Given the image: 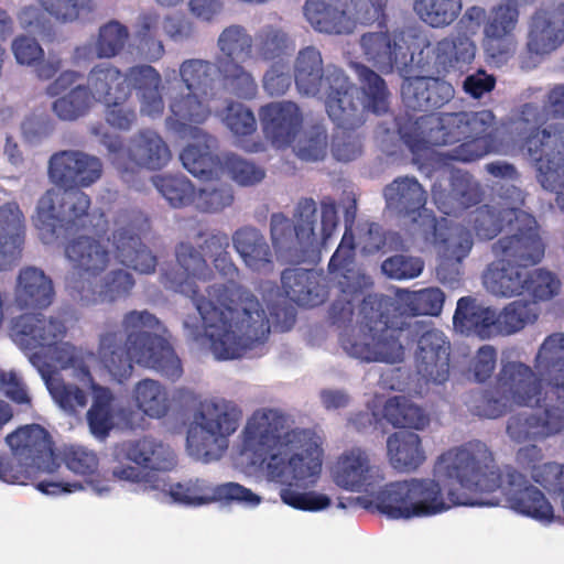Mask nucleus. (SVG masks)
<instances>
[{
	"mask_svg": "<svg viewBox=\"0 0 564 564\" xmlns=\"http://www.w3.org/2000/svg\"><path fill=\"white\" fill-rule=\"evenodd\" d=\"M174 253L176 262L162 268L160 282L166 290L189 297L197 308V300L204 297L197 282L212 280L213 270L205 256L191 242H178Z\"/></svg>",
	"mask_w": 564,
	"mask_h": 564,
	"instance_id": "19",
	"label": "nucleus"
},
{
	"mask_svg": "<svg viewBox=\"0 0 564 564\" xmlns=\"http://www.w3.org/2000/svg\"><path fill=\"white\" fill-rule=\"evenodd\" d=\"M65 257L72 264V270L65 279V286L70 296L76 300L110 264V251L99 239L89 236H78L65 245Z\"/></svg>",
	"mask_w": 564,
	"mask_h": 564,
	"instance_id": "18",
	"label": "nucleus"
},
{
	"mask_svg": "<svg viewBox=\"0 0 564 564\" xmlns=\"http://www.w3.org/2000/svg\"><path fill=\"white\" fill-rule=\"evenodd\" d=\"M397 296V301L383 294L364 297L358 330H345L339 338L340 346L349 356L366 362L402 361L404 347L400 337L406 325L404 315L437 316L445 301V294L438 288L399 290Z\"/></svg>",
	"mask_w": 564,
	"mask_h": 564,
	"instance_id": "5",
	"label": "nucleus"
},
{
	"mask_svg": "<svg viewBox=\"0 0 564 564\" xmlns=\"http://www.w3.org/2000/svg\"><path fill=\"white\" fill-rule=\"evenodd\" d=\"M513 223L491 245L492 261L485 273L486 288L505 297L529 294L536 300H551L561 289L560 280L545 269L529 268L544 258L545 245L539 232L535 218L522 212H509Z\"/></svg>",
	"mask_w": 564,
	"mask_h": 564,
	"instance_id": "6",
	"label": "nucleus"
},
{
	"mask_svg": "<svg viewBox=\"0 0 564 564\" xmlns=\"http://www.w3.org/2000/svg\"><path fill=\"white\" fill-rule=\"evenodd\" d=\"M288 417L274 409L257 410L243 429V449L260 463H267L272 478L286 474L303 481L316 476L321 462L313 458L316 444L314 434L304 429L285 431Z\"/></svg>",
	"mask_w": 564,
	"mask_h": 564,
	"instance_id": "8",
	"label": "nucleus"
},
{
	"mask_svg": "<svg viewBox=\"0 0 564 564\" xmlns=\"http://www.w3.org/2000/svg\"><path fill=\"white\" fill-rule=\"evenodd\" d=\"M88 87L94 95V100L104 105L131 98L127 73H122L111 64L102 63L94 66L88 75Z\"/></svg>",
	"mask_w": 564,
	"mask_h": 564,
	"instance_id": "42",
	"label": "nucleus"
},
{
	"mask_svg": "<svg viewBox=\"0 0 564 564\" xmlns=\"http://www.w3.org/2000/svg\"><path fill=\"white\" fill-rule=\"evenodd\" d=\"M243 62H219L216 65L226 86L241 99L251 100L258 94V84L252 74L243 66Z\"/></svg>",
	"mask_w": 564,
	"mask_h": 564,
	"instance_id": "59",
	"label": "nucleus"
},
{
	"mask_svg": "<svg viewBox=\"0 0 564 564\" xmlns=\"http://www.w3.org/2000/svg\"><path fill=\"white\" fill-rule=\"evenodd\" d=\"M135 406L151 419H162L172 406V399L165 386L154 379L140 380L132 390Z\"/></svg>",
	"mask_w": 564,
	"mask_h": 564,
	"instance_id": "49",
	"label": "nucleus"
},
{
	"mask_svg": "<svg viewBox=\"0 0 564 564\" xmlns=\"http://www.w3.org/2000/svg\"><path fill=\"white\" fill-rule=\"evenodd\" d=\"M90 382L94 400L87 412V421L95 436L106 437L112 429L113 397L108 388Z\"/></svg>",
	"mask_w": 564,
	"mask_h": 564,
	"instance_id": "57",
	"label": "nucleus"
},
{
	"mask_svg": "<svg viewBox=\"0 0 564 564\" xmlns=\"http://www.w3.org/2000/svg\"><path fill=\"white\" fill-rule=\"evenodd\" d=\"M10 333L24 349L51 348L66 335L65 324L43 314H22L12 319Z\"/></svg>",
	"mask_w": 564,
	"mask_h": 564,
	"instance_id": "29",
	"label": "nucleus"
},
{
	"mask_svg": "<svg viewBox=\"0 0 564 564\" xmlns=\"http://www.w3.org/2000/svg\"><path fill=\"white\" fill-rule=\"evenodd\" d=\"M217 46L216 65L219 62H246L251 57L253 39L243 25L231 24L220 32Z\"/></svg>",
	"mask_w": 564,
	"mask_h": 564,
	"instance_id": "53",
	"label": "nucleus"
},
{
	"mask_svg": "<svg viewBox=\"0 0 564 564\" xmlns=\"http://www.w3.org/2000/svg\"><path fill=\"white\" fill-rule=\"evenodd\" d=\"M383 417L398 429L422 430L430 423L429 415L405 397L389 398L383 405Z\"/></svg>",
	"mask_w": 564,
	"mask_h": 564,
	"instance_id": "54",
	"label": "nucleus"
},
{
	"mask_svg": "<svg viewBox=\"0 0 564 564\" xmlns=\"http://www.w3.org/2000/svg\"><path fill=\"white\" fill-rule=\"evenodd\" d=\"M25 240V217L15 202L0 206V271L9 269L21 256Z\"/></svg>",
	"mask_w": 564,
	"mask_h": 564,
	"instance_id": "32",
	"label": "nucleus"
},
{
	"mask_svg": "<svg viewBox=\"0 0 564 564\" xmlns=\"http://www.w3.org/2000/svg\"><path fill=\"white\" fill-rule=\"evenodd\" d=\"M492 470L498 475V486L479 494L484 500L495 501L492 506L499 505V499L492 496L501 490L508 507L528 518L541 523H551L555 519L554 508L545 495L532 485L525 475L512 466H505L502 469L497 465L492 454Z\"/></svg>",
	"mask_w": 564,
	"mask_h": 564,
	"instance_id": "14",
	"label": "nucleus"
},
{
	"mask_svg": "<svg viewBox=\"0 0 564 564\" xmlns=\"http://www.w3.org/2000/svg\"><path fill=\"white\" fill-rule=\"evenodd\" d=\"M545 117L538 105H522L513 129L536 170L541 186L556 194L564 212V124H542Z\"/></svg>",
	"mask_w": 564,
	"mask_h": 564,
	"instance_id": "9",
	"label": "nucleus"
},
{
	"mask_svg": "<svg viewBox=\"0 0 564 564\" xmlns=\"http://www.w3.org/2000/svg\"><path fill=\"white\" fill-rule=\"evenodd\" d=\"M455 90L451 83L432 76H405L401 84V98L408 111L424 112L414 118V135L402 138L415 145L445 147L453 149L440 153V160L460 163L476 162L501 147L500 128L491 110L442 112L436 109L448 104Z\"/></svg>",
	"mask_w": 564,
	"mask_h": 564,
	"instance_id": "3",
	"label": "nucleus"
},
{
	"mask_svg": "<svg viewBox=\"0 0 564 564\" xmlns=\"http://www.w3.org/2000/svg\"><path fill=\"white\" fill-rule=\"evenodd\" d=\"M441 247V261L436 268L438 280L454 288L462 280V261L473 247V237L468 230H459L455 237L445 238L438 230V240L432 242Z\"/></svg>",
	"mask_w": 564,
	"mask_h": 564,
	"instance_id": "37",
	"label": "nucleus"
},
{
	"mask_svg": "<svg viewBox=\"0 0 564 564\" xmlns=\"http://www.w3.org/2000/svg\"><path fill=\"white\" fill-rule=\"evenodd\" d=\"M262 132L276 149L290 147L303 128V113L291 100L270 101L259 108Z\"/></svg>",
	"mask_w": 564,
	"mask_h": 564,
	"instance_id": "24",
	"label": "nucleus"
},
{
	"mask_svg": "<svg viewBox=\"0 0 564 564\" xmlns=\"http://www.w3.org/2000/svg\"><path fill=\"white\" fill-rule=\"evenodd\" d=\"M55 297L53 281L43 270L26 267L20 270L14 289V302L21 310H44Z\"/></svg>",
	"mask_w": 564,
	"mask_h": 564,
	"instance_id": "35",
	"label": "nucleus"
},
{
	"mask_svg": "<svg viewBox=\"0 0 564 564\" xmlns=\"http://www.w3.org/2000/svg\"><path fill=\"white\" fill-rule=\"evenodd\" d=\"M170 495L174 501L186 506H202L212 501H237L258 505L260 497L237 482L210 486L203 479L177 482L171 486Z\"/></svg>",
	"mask_w": 564,
	"mask_h": 564,
	"instance_id": "25",
	"label": "nucleus"
},
{
	"mask_svg": "<svg viewBox=\"0 0 564 564\" xmlns=\"http://www.w3.org/2000/svg\"><path fill=\"white\" fill-rule=\"evenodd\" d=\"M90 197L79 188L47 189L39 199L35 226L43 237L52 238L58 229L101 237L108 231V219L101 210L90 213Z\"/></svg>",
	"mask_w": 564,
	"mask_h": 564,
	"instance_id": "12",
	"label": "nucleus"
},
{
	"mask_svg": "<svg viewBox=\"0 0 564 564\" xmlns=\"http://www.w3.org/2000/svg\"><path fill=\"white\" fill-rule=\"evenodd\" d=\"M129 39L128 28L120 22L112 20L99 29L95 44L96 54L99 58H111L118 55Z\"/></svg>",
	"mask_w": 564,
	"mask_h": 564,
	"instance_id": "61",
	"label": "nucleus"
},
{
	"mask_svg": "<svg viewBox=\"0 0 564 564\" xmlns=\"http://www.w3.org/2000/svg\"><path fill=\"white\" fill-rule=\"evenodd\" d=\"M117 460H130L142 469L169 471L176 465L171 447L153 437L144 436L121 443L115 449Z\"/></svg>",
	"mask_w": 564,
	"mask_h": 564,
	"instance_id": "31",
	"label": "nucleus"
},
{
	"mask_svg": "<svg viewBox=\"0 0 564 564\" xmlns=\"http://www.w3.org/2000/svg\"><path fill=\"white\" fill-rule=\"evenodd\" d=\"M516 300L497 312L496 336H509L522 330L527 325L534 324L540 315L536 300Z\"/></svg>",
	"mask_w": 564,
	"mask_h": 564,
	"instance_id": "50",
	"label": "nucleus"
},
{
	"mask_svg": "<svg viewBox=\"0 0 564 564\" xmlns=\"http://www.w3.org/2000/svg\"><path fill=\"white\" fill-rule=\"evenodd\" d=\"M15 464L0 454V480L25 485L34 481L40 474H53L59 467L50 433L40 424L18 427L6 436Z\"/></svg>",
	"mask_w": 564,
	"mask_h": 564,
	"instance_id": "13",
	"label": "nucleus"
},
{
	"mask_svg": "<svg viewBox=\"0 0 564 564\" xmlns=\"http://www.w3.org/2000/svg\"><path fill=\"white\" fill-rule=\"evenodd\" d=\"M238 426V413L225 403L206 402L196 416V426L187 432V443L198 452L209 453V447L231 435Z\"/></svg>",
	"mask_w": 564,
	"mask_h": 564,
	"instance_id": "22",
	"label": "nucleus"
},
{
	"mask_svg": "<svg viewBox=\"0 0 564 564\" xmlns=\"http://www.w3.org/2000/svg\"><path fill=\"white\" fill-rule=\"evenodd\" d=\"M304 17L311 26L321 33L346 34L352 30V21L345 9L333 7L321 0H306Z\"/></svg>",
	"mask_w": 564,
	"mask_h": 564,
	"instance_id": "47",
	"label": "nucleus"
},
{
	"mask_svg": "<svg viewBox=\"0 0 564 564\" xmlns=\"http://www.w3.org/2000/svg\"><path fill=\"white\" fill-rule=\"evenodd\" d=\"M482 191L467 172L456 171L451 175L448 192L432 188V197L438 210L447 216H456L464 209L480 203Z\"/></svg>",
	"mask_w": 564,
	"mask_h": 564,
	"instance_id": "33",
	"label": "nucleus"
},
{
	"mask_svg": "<svg viewBox=\"0 0 564 564\" xmlns=\"http://www.w3.org/2000/svg\"><path fill=\"white\" fill-rule=\"evenodd\" d=\"M61 459L74 474L94 477L89 484L98 495L109 492V480L98 474L99 457L95 451L83 445H66L61 451Z\"/></svg>",
	"mask_w": 564,
	"mask_h": 564,
	"instance_id": "48",
	"label": "nucleus"
},
{
	"mask_svg": "<svg viewBox=\"0 0 564 564\" xmlns=\"http://www.w3.org/2000/svg\"><path fill=\"white\" fill-rule=\"evenodd\" d=\"M224 123L236 138L242 150L257 153L265 149L261 140H252L257 132V120L253 111L238 101H230L225 108Z\"/></svg>",
	"mask_w": 564,
	"mask_h": 564,
	"instance_id": "46",
	"label": "nucleus"
},
{
	"mask_svg": "<svg viewBox=\"0 0 564 564\" xmlns=\"http://www.w3.org/2000/svg\"><path fill=\"white\" fill-rule=\"evenodd\" d=\"M294 48V40L282 26L267 24L254 35V53L263 62L283 59Z\"/></svg>",
	"mask_w": 564,
	"mask_h": 564,
	"instance_id": "52",
	"label": "nucleus"
},
{
	"mask_svg": "<svg viewBox=\"0 0 564 564\" xmlns=\"http://www.w3.org/2000/svg\"><path fill=\"white\" fill-rule=\"evenodd\" d=\"M127 82L141 98V110L149 117H160L165 108L161 95V74L151 65H135L128 69Z\"/></svg>",
	"mask_w": 564,
	"mask_h": 564,
	"instance_id": "40",
	"label": "nucleus"
},
{
	"mask_svg": "<svg viewBox=\"0 0 564 564\" xmlns=\"http://www.w3.org/2000/svg\"><path fill=\"white\" fill-rule=\"evenodd\" d=\"M153 183L172 207H185L195 200V187L183 175H158Z\"/></svg>",
	"mask_w": 564,
	"mask_h": 564,
	"instance_id": "60",
	"label": "nucleus"
},
{
	"mask_svg": "<svg viewBox=\"0 0 564 564\" xmlns=\"http://www.w3.org/2000/svg\"><path fill=\"white\" fill-rule=\"evenodd\" d=\"M426 55L437 72L462 69L469 65L476 54L475 43L466 35L447 36L435 44H427Z\"/></svg>",
	"mask_w": 564,
	"mask_h": 564,
	"instance_id": "39",
	"label": "nucleus"
},
{
	"mask_svg": "<svg viewBox=\"0 0 564 564\" xmlns=\"http://www.w3.org/2000/svg\"><path fill=\"white\" fill-rule=\"evenodd\" d=\"M564 42V2L552 1L532 15L528 37L529 52L538 55L556 50Z\"/></svg>",
	"mask_w": 564,
	"mask_h": 564,
	"instance_id": "30",
	"label": "nucleus"
},
{
	"mask_svg": "<svg viewBox=\"0 0 564 564\" xmlns=\"http://www.w3.org/2000/svg\"><path fill=\"white\" fill-rule=\"evenodd\" d=\"M387 209L395 217L417 227L425 241L438 240L440 224L425 205L427 192L414 176H399L383 188Z\"/></svg>",
	"mask_w": 564,
	"mask_h": 564,
	"instance_id": "16",
	"label": "nucleus"
},
{
	"mask_svg": "<svg viewBox=\"0 0 564 564\" xmlns=\"http://www.w3.org/2000/svg\"><path fill=\"white\" fill-rule=\"evenodd\" d=\"M216 63L202 58H188L181 63L178 74L184 88L208 95L215 84Z\"/></svg>",
	"mask_w": 564,
	"mask_h": 564,
	"instance_id": "55",
	"label": "nucleus"
},
{
	"mask_svg": "<svg viewBox=\"0 0 564 564\" xmlns=\"http://www.w3.org/2000/svg\"><path fill=\"white\" fill-rule=\"evenodd\" d=\"M213 264L227 282L209 285L207 297L197 300V311L216 359H237L267 337L268 319L259 300L236 281L239 270L230 253L217 254Z\"/></svg>",
	"mask_w": 564,
	"mask_h": 564,
	"instance_id": "4",
	"label": "nucleus"
},
{
	"mask_svg": "<svg viewBox=\"0 0 564 564\" xmlns=\"http://www.w3.org/2000/svg\"><path fill=\"white\" fill-rule=\"evenodd\" d=\"M496 308L485 306L471 296H463L457 301L453 325L458 333L489 339L496 336Z\"/></svg>",
	"mask_w": 564,
	"mask_h": 564,
	"instance_id": "34",
	"label": "nucleus"
},
{
	"mask_svg": "<svg viewBox=\"0 0 564 564\" xmlns=\"http://www.w3.org/2000/svg\"><path fill=\"white\" fill-rule=\"evenodd\" d=\"M492 452L479 440H473L443 453L435 464V473L459 489L449 488L446 495L440 482L431 478H411L393 481L376 496L380 513L390 519L426 518L443 513L455 506L494 505L479 494L498 486L492 468Z\"/></svg>",
	"mask_w": 564,
	"mask_h": 564,
	"instance_id": "2",
	"label": "nucleus"
},
{
	"mask_svg": "<svg viewBox=\"0 0 564 564\" xmlns=\"http://www.w3.org/2000/svg\"><path fill=\"white\" fill-rule=\"evenodd\" d=\"M205 94L189 91L177 93L171 97L170 111L165 118V128L181 139H193L197 143L186 145L180 159L183 166L195 177L212 180L219 170V158L213 153L217 140L199 126L212 115Z\"/></svg>",
	"mask_w": 564,
	"mask_h": 564,
	"instance_id": "11",
	"label": "nucleus"
},
{
	"mask_svg": "<svg viewBox=\"0 0 564 564\" xmlns=\"http://www.w3.org/2000/svg\"><path fill=\"white\" fill-rule=\"evenodd\" d=\"M234 202L232 189L229 185L206 186L195 193L196 207L205 213H217L230 206Z\"/></svg>",
	"mask_w": 564,
	"mask_h": 564,
	"instance_id": "64",
	"label": "nucleus"
},
{
	"mask_svg": "<svg viewBox=\"0 0 564 564\" xmlns=\"http://www.w3.org/2000/svg\"><path fill=\"white\" fill-rule=\"evenodd\" d=\"M294 83L303 96H317L325 86L324 63L321 52L306 46L297 52L293 64Z\"/></svg>",
	"mask_w": 564,
	"mask_h": 564,
	"instance_id": "44",
	"label": "nucleus"
},
{
	"mask_svg": "<svg viewBox=\"0 0 564 564\" xmlns=\"http://www.w3.org/2000/svg\"><path fill=\"white\" fill-rule=\"evenodd\" d=\"M509 212H522L518 207L497 208L482 205L468 214L467 223L480 240H491L506 231L513 223L507 217Z\"/></svg>",
	"mask_w": 564,
	"mask_h": 564,
	"instance_id": "51",
	"label": "nucleus"
},
{
	"mask_svg": "<svg viewBox=\"0 0 564 564\" xmlns=\"http://www.w3.org/2000/svg\"><path fill=\"white\" fill-rule=\"evenodd\" d=\"M387 452L390 464L399 471H414L426 459L420 436L406 430L388 437Z\"/></svg>",
	"mask_w": 564,
	"mask_h": 564,
	"instance_id": "45",
	"label": "nucleus"
},
{
	"mask_svg": "<svg viewBox=\"0 0 564 564\" xmlns=\"http://www.w3.org/2000/svg\"><path fill=\"white\" fill-rule=\"evenodd\" d=\"M47 349L51 351L52 361L61 369L70 368L75 373H78L82 379L88 380L89 382L93 381L90 369L85 361L84 355L75 346L61 340L58 344Z\"/></svg>",
	"mask_w": 564,
	"mask_h": 564,
	"instance_id": "62",
	"label": "nucleus"
},
{
	"mask_svg": "<svg viewBox=\"0 0 564 564\" xmlns=\"http://www.w3.org/2000/svg\"><path fill=\"white\" fill-rule=\"evenodd\" d=\"M159 328V318L145 310L126 313L121 327H108L100 336L98 351L109 373L121 382L131 376L137 362L172 381L181 378L182 361L169 340L153 333Z\"/></svg>",
	"mask_w": 564,
	"mask_h": 564,
	"instance_id": "7",
	"label": "nucleus"
},
{
	"mask_svg": "<svg viewBox=\"0 0 564 564\" xmlns=\"http://www.w3.org/2000/svg\"><path fill=\"white\" fill-rule=\"evenodd\" d=\"M383 478L382 470L378 466L371 465L369 455L360 447H352L344 452L335 465V482L351 491L368 492Z\"/></svg>",
	"mask_w": 564,
	"mask_h": 564,
	"instance_id": "28",
	"label": "nucleus"
},
{
	"mask_svg": "<svg viewBox=\"0 0 564 564\" xmlns=\"http://www.w3.org/2000/svg\"><path fill=\"white\" fill-rule=\"evenodd\" d=\"M94 95L86 85H77L52 104V111L63 121H75L86 116L94 105Z\"/></svg>",
	"mask_w": 564,
	"mask_h": 564,
	"instance_id": "56",
	"label": "nucleus"
},
{
	"mask_svg": "<svg viewBox=\"0 0 564 564\" xmlns=\"http://www.w3.org/2000/svg\"><path fill=\"white\" fill-rule=\"evenodd\" d=\"M423 269L424 261L421 258L404 254L389 257L381 264L382 272L394 280L417 278Z\"/></svg>",
	"mask_w": 564,
	"mask_h": 564,
	"instance_id": "63",
	"label": "nucleus"
},
{
	"mask_svg": "<svg viewBox=\"0 0 564 564\" xmlns=\"http://www.w3.org/2000/svg\"><path fill=\"white\" fill-rule=\"evenodd\" d=\"M281 283L285 296L300 306H318L327 294L314 270L288 268L281 274Z\"/></svg>",
	"mask_w": 564,
	"mask_h": 564,
	"instance_id": "38",
	"label": "nucleus"
},
{
	"mask_svg": "<svg viewBox=\"0 0 564 564\" xmlns=\"http://www.w3.org/2000/svg\"><path fill=\"white\" fill-rule=\"evenodd\" d=\"M317 207L313 198L299 200L293 223L282 213L270 217V235L274 248L301 250L306 253L316 245L315 224Z\"/></svg>",
	"mask_w": 564,
	"mask_h": 564,
	"instance_id": "21",
	"label": "nucleus"
},
{
	"mask_svg": "<svg viewBox=\"0 0 564 564\" xmlns=\"http://www.w3.org/2000/svg\"><path fill=\"white\" fill-rule=\"evenodd\" d=\"M102 142L112 154V163L126 182L130 181L131 174L137 170L159 171L172 159L167 142L159 132L150 128L140 129L129 139L127 156L119 138Z\"/></svg>",
	"mask_w": 564,
	"mask_h": 564,
	"instance_id": "15",
	"label": "nucleus"
},
{
	"mask_svg": "<svg viewBox=\"0 0 564 564\" xmlns=\"http://www.w3.org/2000/svg\"><path fill=\"white\" fill-rule=\"evenodd\" d=\"M535 0H503L492 7L484 25L482 48L487 57L502 63L516 52V29L520 17V7Z\"/></svg>",
	"mask_w": 564,
	"mask_h": 564,
	"instance_id": "20",
	"label": "nucleus"
},
{
	"mask_svg": "<svg viewBox=\"0 0 564 564\" xmlns=\"http://www.w3.org/2000/svg\"><path fill=\"white\" fill-rule=\"evenodd\" d=\"M360 46L366 59L382 73H391L394 67L403 70L413 59L403 32H368L362 34Z\"/></svg>",
	"mask_w": 564,
	"mask_h": 564,
	"instance_id": "27",
	"label": "nucleus"
},
{
	"mask_svg": "<svg viewBox=\"0 0 564 564\" xmlns=\"http://www.w3.org/2000/svg\"><path fill=\"white\" fill-rule=\"evenodd\" d=\"M533 369L520 361H507L494 387L471 394V412L486 419L505 415L511 404H536L539 409L511 415L507 434L516 443L539 441L564 432V409L547 400L564 403V334L553 333L541 344Z\"/></svg>",
	"mask_w": 564,
	"mask_h": 564,
	"instance_id": "1",
	"label": "nucleus"
},
{
	"mask_svg": "<svg viewBox=\"0 0 564 564\" xmlns=\"http://www.w3.org/2000/svg\"><path fill=\"white\" fill-rule=\"evenodd\" d=\"M135 281L131 273L123 269L108 272L102 279L86 284V289L77 296L84 304L112 303L127 297L134 288Z\"/></svg>",
	"mask_w": 564,
	"mask_h": 564,
	"instance_id": "43",
	"label": "nucleus"
},
{
	"mask_svg": "<svg viewBox=\"0 0 564 564\" xmlns=\"http://www.w3.org/2000/svg\"><path fill=\"white\" fill-rule=\"evenodd\" d=\"M113 254L117 261L138 273L152 274L158 265V258L144 245L138 232L122 227L112 234Z\"/></svg>",
	"mask_w": 564,
	"mask_h": 564,
	"instance_id": "36",
	"label": "nucleus"
},
{
	"mask_svg": "<svg viewBox=\"0 0 564 564\" xmlns=\"http://www.w3.org/2000/svg\"><path fill=\"white\" fill-rule=\"evenodd\" d=\"M462 0H416L414 10L432 28L451 25L460 14Z\"/></svg>",
	"mask_w": 564,
	"mask_h": 564,
	"instance_id": "58",
	"label": "nucleus"
},
{
	"mask_svg": "<svg viewBox=\"0 0 564 564\" xmlns=\"http://www.w3.org/2000/svg\"><path fill=\"white\" fill-rule=\"evenodd\" d=\"M232 243L243 263L253 271H271L273 254L261 231L251 226H245L232 234Z\"/></svg>",
	"mask_w": 564,
	"mask_h": 564,
	"instance_id": "41",
	"label": "nucleus"
},
{
	"mask_svg": "<svg viewBox=\"0 0 564 564\" xmlns=\"http://www.w3.org/2000/svg\"><path fill=\"white\" fill-rule=\"evenodd\" d=\"M451 343L443 332L430 328L419 339L414 354L415 369L426 382L442 384L449 378Z\"/></svg>",
	"mask_w": 564,
	"mask_h": 564,
	"instance_id": "26",
	"label": "nucleus"
},
{
	"mask_svg": "<svg viewBox=\"0 0 564 564\" xmlns=\"http://www.w3.org/2000/svg\"><path fill=\"white\" fill-rule=\"evenodd\" d=\"M101 174V161L82 151H59L48 161L51 181L63 188L88 187L96 183Z\"/></svg>",
	"mask_w": 564,
	"mask_h": 564,
	"instance_id": "23",
	"label": "nucleus"
},
{
	"mask_svg": "<svg viewBox=\"0 0 564 564\" xmlns=\"http://www.w3.org/2000/svg\"><path fill=\"white\" fill-rule=\"evenodd\" d=\"M356 70L366 101L345 72L328 66L325 72V107L338 128L356 129L365 122L366 111L383 115L389 110L390 93L386 80L368 66L357 64Z\"/></svg>",
	"mask_w": 564,
	"mask_h": 564,
	"instance_id": "10",
	"label": "nucleus"
},
{
	"mask_svg": "<svg viewBox=\"0 0 564 564\" xmlns=\"http://www.w3.org/2000/svg\"><path fill=\"white\" fill-rule=\"evenodd\" d=\"M355 236L351 228L346 227L340 243L328 262L329 274L343 293L329 308V319L338 327H346L352 322V295L360 289L359 274L355 270Z\"/></svg>",
	"mask_w": 564,
	"mask_h": 564,
	"instance_id": "17",
	"label": "nucleus"
}]
</instances>
